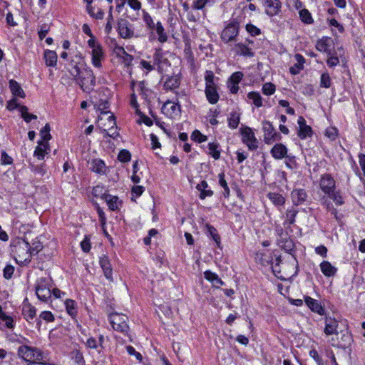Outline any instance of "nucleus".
I'll return each mask as SVG.
<instances>
[{
  "label": "nucleus",
  "mask_w": 365,
  "mask_h": 365,
  "mask_svg": "<svg viewBox=\"0 0 365 365\" xmlns=\"http://www.w3.org/2000/svg\"><path fill=\"white\" fill-rule=\"evenodd\" d=\"M70 73L83 91L89 93L93 90L96 86V78L90 68L75 65Z\"/></svg>",
  "instance_id": "1"
},
{
  "label": "nucleus",
  "mask_w": 365,
  "mask_h": 365,
  "mask_svg": "<svg viewBox=\"0 0 365 365\" xmlns=\"http://www.w3.org/2000/svg\"><path fill=\"white\" fill-rule=\"evenodd\" d=\"M18 356L28 364L36 365L46 359L43 351L36 347L27 344H21L17 349Z\"/></svg>",
  "instance_id": "2"
},
{
  "label": "nucleus",
  "mask_w": 365,
  "mask_h": 365,
  "mask_svg": "<svg viewBox=\"0 0 365 365\" xmlns=\"http://www.w3.org/2000/svg\"><path fill=\"white\" fill-rule=\"evenodd\" d=\"M274 257V259L273 252H256L255 260L264 266L271 265L274 275L282 280H285V277L280 274L279 269L280 257L276 255Z\"/></svg>",
  "instance_id": "3"
},
{
  "label": "nucleus",
  "mask_w": 365,
  "mask_h": 365,
  "mask_svg": "<svg viewBox=\"0 0 365 365\" xmlns=\"http://www.w3.org/2000/svg\"><path fill=\"white\" fill-rule=\"evenodd\" d=\"M88 45L91 48V63L96 68H102V62L105 60V53L101 44L96 39H89Z\"/></svg>",
  "instance_id": "4"
},
{
  "label": "nucleus",
  "mask_w": 365,
  "mask_h": 365,
  "mask_svg": "<svg viewBox=\"0 0 365 365\" xmlns=\"http://www.w3.org/2000/svg\"><path fill=\"white\" fill-rule=\"evenodd\" d=\"M51 279L45 277L38 279L36 286L37 297L43 302H48L51 299Z\"/></svg>",
  "instance_id": "5"
},
{
  "label": "nucleus",
  "mask_w": 365,
  "mask_h": 365,
  "mask_svg": "<svg viewBox=\"0 0 365 365\" xmlns=\"http://www.w3.org/2000/svg\"><path fill=\"white\" fill-rule=\"evenodd\" d=\"M109 321L113 329L117 331L127 334L129 329L128 317L122 314L113 313L109 315Z\"/></svg>",
  "instance_id": "6"
},
{
  "label": "nucleus",
  "mask_w": 365,
  "mask_h": 365,
  "mask_svg": "<svg viewBox=\"0 0 365 365\" xmlns=\"http://www.w3.org/2000/svg\"><path fill=\"white\" fill-rule=\"evenodd\" d=\"M241 135L242 142L247 146L249 150H256L258 148V140L250 127L242 128Z\"/></svg>",
  "instance_id": "7"
},
{
  "label": "nucleus",
  "mask_w": 365,
  "mask_h": 365,
  "mask_svg": "<svg viewBox=\"0 0 365 365\" xmlns=\"http://www.w3.org/2000/svg\"><path fill=\"white\" fill-rule=\"evenodd\" d=\"M264 140L266 144H271L276 140H279L281 138L272 124L269 121H264L263 123Z\"/></svg>",
  "instance_id": "8"
},
{
  "label": "nucleus",
  "mask_w": 365,
  "mask_h": 365,
  "mask_svg": "<svg viewBox=\"0 0 365 365\" xmlns=\"http://www.w3.org/2000/svg\"><path fill=\"white\" fill-rule=\"evenodd\" d=\"M319 186L325 194H331L336 189V182L330 174H324L321 177Z\"/></svg>",
  "instance_id": "9"
},
{
  "label": "nucleus",
  "mask_w": 365,
  "mask_h": 365,
  "mask_svg": "<svg viewBox=\"0 0 365 365\" xmlns=\"http://www.w3.org/2000/svg\"><path fill=\"white\" fill-rule=\"evenodd\" d=\"M239 26L236 22L230 23L222 31L221 38L223 41L227 43L234 40L238 34Z\"/></svg>",
  "instance_id": "10"
},
{
  "label": "nucleus",
  "mask_w": 365,
  "mask_h": 365,
  "mask_svg": "<svg viewBox=\"0 0 365 365\" xmlns=\"http://www.w3.org/2000/svg\"><path fill=\"white\" fill-rule=\"evenodd\" d=\"M108 120L110 128L107 129L106 125H101V130L103 133H105L106 136H109L113 139L116 138L119 133L117 132V127L113 115H110L108 117Z\"/></svg>",
  "instance_id": "11"
},
{
  "label": "nucleus",
  "mask_w": 365,
  "mask_h": 365,
  "mask_svg": "<svg viewBox=\"0 0 365 365\" xmlns=\"http://www.w3.org/2000/svg\"><path fill=\"white\" fill-rule=\"evenodd\" d=\"M338 327L339 322L335 318L331 317H325V327L324 332L326 335L338 336Z\"/></svg>",
  "instance_id": "12"
},
{
  "label": "nucleus",
  "mask_w": 365,
  "mask_h": 365,
  "mask_svg": "<svg viewBox=\"0 0 365 365\" xmlns=\"http://www.w3.org/2000/svg\"><path fill=\"white\" fill-rule=\"evenodd\" d=\"M163 112L170 118L178 116L180 113V107L178 103L167 101L162 108Z\"/></svg>",
  "instance_id": "13"
},
{
  "label": "nucleus",
  "mask_w": 365,
  "mask_h": 365,
  "mask_svg": "<svg viewBox=\"0 0 365 365\" xmlns=\"http://www.w3.org/2000/svg\"><path fill=\"white\" fill-rule=\"evenodd\" d=\"M265 13L269 16L279 14L281 9L279 0H264Z\"/></svg>",
  "instance_id": "14"
},
{
  "label": "nucleus",
  "mask_w": 365,
  "mask_h": 365,
  "mask_svg": "<svg viewBox=\"0 0 365 365\" xmlns=\"http://www.w3.org/2000/svg\"><path fill=\"white\" fill-rule=\"evenodd\" d=\"M304 302L307 306L312 310L319 315L325 314V309L322 304L317 300L309 296L304 297Z\"/></svg>",
  "instance_id": "15"
},
{
  "label": "nucleus",
  "mask_w": 365,
  "mask_h": 365,
  "mask_svg": "<svg viewBox=\"0 0 365 365\" xmlns=\"http://www.w3.org/2000/svg\"><path fill=\"white\" fill-rule=\"evenodd\" d=\"M99 262L106 279L113 281V269L108 256L103 255L100 257Z\"/></svg>",
  "instance_id": "16"
},
{
  "label": "nucleus",
  "mask_w": 365,
  "mask_h": 365,
  "mask_svg": "<svg viewBox=\"0 0 365 365\" xmlns=\"http://www.w3.org/2000/svg\"><path fill=\"white\" fill-rule=\"evenodd\" d=\"M204 277L209 281L214 287L219 288L224 284V282L219 277V276L210 270L204 272Z\"/></svg>",
  "instance_id": "17"
},
{
  "label": "nucleus",
  "mask_w": 365,
  "mask_h": 365,
  "mask_svg": "<svg viewBox=\"0 0 365 365\" xmlns=\"http://www.w3.org/2000/svg\"><path fill=\"white\" fill-rule=\"evenodd\" d=\"M205 93L210 103L215 104L218 102L220 96L216 86L205 87Z\"/></svg>",
  "instance_id": "18"
},
{
  "label": "nucleus",
  "mask_w": 365,
  "mask_h": 365,
  "mask_svg": "<svg viewBox=\"0 0 365 365\" xmlns=\"http://www.w3.org/2000/svg\"><path fill=\"white\" fill-rule=\"evenodd\" d=\"M101 198L106 201L109 209L111 210H116L120 206V201L116 196H113L109 194H103L101 196Z\"/></svg>",
  "instance_id": "19"
},
{
  "label": "nucleus",
  "mask_w": 365,
  "mask_h": 365,
  "mask_svg": "<svg viewBox=\"0 0 365 365\" xmlns=\"http://www.w3.org/2000/svg\"><path fill=\"white\" fill-rule=\"evenodd\" d=\"M49 150L48 142L39 141L34 151V156L39 160H43Z\"/></svg>",
  "instance_id": "20"
},
{
  "label": "nucleus",
  "mask_w": 365,
  "mask_h": 365,
  "mask_svg": "<svg viewBox=\"0 0 365 365\" xmlns=\"http://www.w3.org/2000/svg\"><path fill=\"white\" fill-rule=\"evenodd\" d=\"M287 149L286 146L281 143L274 145L271 150V154L275 159H282L287 155Z\"/></svg>",
  "instance_id": "21"
},
{
  "label": "nucleus",
  "mask_w": 365,
  "mask_h": 365,
  "mask_svg": "<svg viewBox=\"0 0 365 365\" xmlns=\"http://www.w3.org/2000/svg\"><path fill=\"white\" fill-rule=\"evenodd\" d=\"M9 88L14 96L21 98H25L26 94L24 90L21 88L20 84L15 80L9 81Z\"/></svg>",
  "instance_id": "22"
},
{
  "label": "nucleus",
  "mask_w": 365,
  "mask_h": 365,
  "mask_svg": "<svg viewBox=\"0 0 365 365\" xmlns=\"http://www.w3.org/2000/svg\"><path fill=\"white\" fill-rule=\"evenodd\" d=\"M292 199L294 205H299L305 201L306 192L302 189H296L292 192Z\"/></svg>",
  "instance_id": "23"
},
{
  "label": "nucleus",
  "mask_w": 365,
  "mask_h": 365,
  "mask_svg": "<svg viewBox=\"0 0 365 365\" xmlns=\"http://www.w3.org/2000/svg\"><path fill=\"white\" fill-rule=\"evenodd\" d=\"M294 58L297 63L289 68V71L292 74L296 75L303 68L304 63V58L300 54H296Z\"/></svg>",
  "instance_id": "24"
},
{
  "label": "nucleus",
  "mask_w": 365,
  "mask_h": 365,
  "mask_svg": "<svg viewBox=\"0 0 365 365\" xmlns=\"http://www.w3.org/2000/svg\"><path fill=\"white\" fill-rule=\"evenodd\" d=\"M63 303L66 312L68 314V315H70L72 318L76 317L78 312L76 302L73 299H66Z\"/></svg>",
  "instance_id": "25"
},
{
  "label": "nucleus",
  "mask_w": 365,
  "mask_h": 365,
  "mask_svg": "<svg viewBox=\"0 0 365 365\" xmlns=\"http://www.w3.org/2000/svg\"><path fill=\"white\" fill-rule=\"evenodd\" d=\"M341 339L343 342L336 340L334 337L329 340V343L332 346L345 349L351 342V336L348 334H343Z\"/></svg>",
  "instance_id": "26"
},
{
  "label": "nucleus",
  "mask_w": 365,
  "mask_h": 365,
  "mask_svg": "<svg viewBox=\"0 0 365 365\" xmlns=\"http://www.w3.org/2000/svg\"><path fill=\"white\" fill-rule=\"evenodd\" d=\"M320 269L326 277H332L336 272V269L327 261H323L320 264Z\"/></svg>",
  "instance_id": "27"
},
{
  "label": "nucleus",
  "mask_w": 365,
  "mask_h": 365,
  "mask_svg": "<svg viewBox=\"0 0 365 365\" xmlns=\"http://www.w3.org/2000/svg\"><path fill=\"white\" fill-rule=\"evenodd\" d=\"M329 42L330 39L329 38H322L317 42L316 48L320 52L327 53L328 55H330Z\"/></svg>",
  "instance_id": "28"
},
{
  "label": "nucleus",
  "mask_w": 365,
  "mask_h": 365,
  "mask_svg": "<svg viewBox=\"0 0 365 365\" xmlns=\"http://www.w3.org/2000/svg\"><path fill=\"white\" fill-rule=\"evenodd\" d=\"M44 58L47 66L53 67L56 65L57 54L55 51L46 50L44 52Z\"/></svg>",
  "instance_id": "29"
},
{
  "label": "nucleus",
  "mask_w": 365,
  "mask_h": 365,
  "mask_svg": "<svg viewBox=\"0 0 365 365\" xmlns=\"http://www.w3.org/2000/svg\"><path fill=\"white\" fill-rule=\"evenodd\" d=\"M33 252H19L15 256V260L20 265H27L31 259Z\"/></svg>",
  "instance_id": "30"
},
{
  "label": "nucleus",
  "mask_w": 365,
  "mask_h": 365,
  "mask_svg": "<svg viewBox=\"0 0 365 365\" xmlns=\"http://www.w3.org/2000/svg\"><path fill=\"white\" fill-rule=\"evenodd\" d=\"M207 232L213 239L217 245V248L222 250V247L220 246V238L216 229L210 225H206Z\"/></svg>",
  "instance_id": "31"
},
{
  "label": "nucleus",
  "mask_w": 365,
  "mask_h": 365,
  "mask_svg": "<svg viewBox=\"0 0 365 365\" xmlns=\"http://www.w3.org/2000/svg\"><path fill=\"white\" fill-rule=\"evenodd\" d=\"M0 322H4V324H2L1 327L4 328H7L9 329H13L15 327L16 323L14 322V318L5 313L0 318Z\"/></svg>",
  "instance_id": "32"
},
{
  "label": "nucleus",
  "mask_w": 365,
  "mask_h": 365,
  "mask_svg": "<svg viewBox=\"0 0 365 365\" xmlns=\"http://www.w3.org/2000/svg\"><path fill=\"white\" fill-rule=\"evenodd\" d=\"M91 170L96 173H104L106 165L104 162L99 159L93 160L91 162Z\"/></svg>",
  "instance_id": "33"
},
{
  "label": "nucleus",
  "mask_w": 365,
  "mask_h": 365,
  "mask_svg": "<svg viewBox=\"0 0 365 365\" xmlns=\"http://www.w3.org/2000/svg\"><path fill=\"white\" fill-rule=\"evenodd\" d=\"M180 78L177 76H170L165 81L164 86L166 89L173 90L178 88Z\"/></svg>",
  "instance_id": "34"
},
{
  "label": "nucleus",
  "mask_w": 365,
  "mask_h": 365,
  "mask_svg": "<svg viewBox=\"0 0 365 365\" xmlns=\"http://www.w3.org/2000/svg\"><path fill=\"white\" fill-rule=\"evenodd\" d=\"M267 196L275 205H282L285 202V198L279 193L269 192Z\"/></svg>",
  "instance_id": "35"
},
{
  "label": "nucleus",
  "mask_w": 365,
  "mask_h": 365,
  "mask_svg": "<svg viewBox=\"0 0 365 365\" xmlns=\"http://www.w3.org/2000/svg\"><path fill=\"white\" fill-rule=\"evenodd\" d=\"M36 308L31 305L24 307L23 309V315L27 321L33 319L36 316Z\"/></svg>",
  "instance_id": "36"
},
{
  "label": "nucleus",
  "mask_w": 365,
  "mask_h": 365,
  "mask_svg": "<svg viewBox=\"0 0 365 365\" xmlns=\"http://www.w3.org/2000/svg\"><path fill=\"white\" fill-rule=\"evenodd\" d=\"M158 34V41L161 43L165 42L168 39L166 33L165 32L164 28L160 22H158L155 25V29Z\"/></svg>",
  "instance_id": "37"
},
{
  "label": "nucleus",
  "mask_w": 365,
  "mask_h": 365,
  "mask_svg": "<svg viewBox=\"0 0 365 365\" xmlns=\"http://www.w3.org/2000/svg\"><path fill=\"white\" fill-rule=\"evenodd\" d=\"M19 111L21 117L26 123H29L31 120H35L37 116L28 112V108L25 106H19Z\"/></svg>",
  "instance_id": "38"
},
{
  "label": "nucleus",
  "mask_w": 365,
  "mask_h": 365,
  "mask_svg": "<svg viewBox=\"0 0 365 365\" xmlns=\"http://www.w3.org/2000/svg\"><path fill=\"white\" fill-rule=\"evenodd\" d=\"M117 54L118 56L123 59V63L125 66H129L131 63L133 61V56L127 53L123 48H118Z\"/></svg>",
  "instance_id": "39"
},
{
  "label": "nucleus",
  "mask_w": 365,
  "mask_h": 365,
  "mask_svg": "<svg viewBox=\"0 0 365 365\" xmlns=\"http://www.w3.org/2000/svg\"><path fill=\"white\" fill-rule=\"evenodd\" d=\"M247 98L251 100L253 104L257 107L262 106V100L260 94L257 92H250L247 94Z\"/></svg>",
  "instance_id": "40"
},
{
  "label": "nucleus",
  "mask_w": 365,
  "mask_h": 365,
  "mask_svg": "<svg viewBox=\"0 0 365 365\" xmlns=\"http://www.w3.org/2000/svg\"><path fill=\"white\" fill-rule=\"evenodd\" d=\"M236 49L237 53L245 56H253L254 53L247 46L242 43H238L236 45Z\"/></svg>",
  "instance_id": "41"
},
{
  "label": "nucleus",
  "mask_w": 365,
  "mask_h": 365,
  "mask_svg": "<svg viewBox=\"0 0 365 365\" xmlns=\"http://www.w3.org/2000/svg\"><path fill=\"white\" fill-rule=\"evenodd\" d=\"M297 134L301 139H305L312 135V128L308 125L299 127Z\"/></svg>",
  "instance_id": "42"
},
{
  "label": "nucleus",
  "mask_w": 365,
  "mask_h": 365,
  "mask_svg": "<svg viewBox=\"0 0 365 365\" xmlns=\"http://www.w3.org/2000/svg\"><path fill=\"white\" fill-rule=\"evenodd\" d=\"M240 114L237 113H232L228 118V125L230 128H236L240 123Z\"/></svg>",
  "instance_id": "43"
},
{
  "label": "nucleus",
  "mask_w": 365,
  "mask_h": 365,
  "mask_svg": "<svg viewBox=\"0 0 365 365\" xmlns=\"http://www.w3.org/2000/svg\"><path fill=\"white\" fill-rule=\"evenodd\" d=\"M154 64L158 66V69L162 70L163 63H167V59L163 58L162 53L160 51H158L155 53L153 56Z\"/></svg>",
  "instance_id": "44"
},
{
  "label": "nucleus",
  "mask_w": 365,
  "mask_h": 365,
  "mask_svg": "<svg viewBox=\"0 0 365 365\" xmlns=\"http://www.w3.org/2000/svg\"><path fill=\"white\" fill-rule=\"evenodd\" d=\"M11 245L16 249H27L28 251H31L29 248V243L21 238H16L12 241Z\"/></svg>",
  "instance_id": "45"
},
{
  "label": "nucleus",
  "mask_w": 365,
  "mask_h": 365,
  "mask_svg": "<svg viewBox=\"0 0 365 365\" xmlns=\"http://www.w3.org/2000/svg\"><path fill=\"white\" fill-rule=\"evenodd\" d=\"M218 178H219V184L224 189L223 195L225 197H227L230 195V189H229L227 182L225 179V174L223 173H220L218 175Z\"/></svg>",
  "instance_id": "46"
},
{
  "label": "nucleus",
  "mask_w": 365,
  "mask_h": 365,
  "mask_svg": "<svg viewBox=\"0 0 365 365\" xmlns=\"http://www.w3.org/2000/svg\"><path fill=\"white\" fill-rule=\"evenodd\" d=\"M328 195L336 205H342L344 202L339 191H336L334 190L331 194H328Z\"/></svg>",
  "instance_id": "47"
},
{
  "label": "nucleus",
  "mask_w": 365,
  "mask_h": 365,
  "mask_svg": "<svg viewBox=\"0 0 365 365\" xmlns=\"http://www.w3.org/2000/svg\"><path fill=\"white\" fill-rule=\"evenodd\" d=\"M298 211L292 207L287 211L285 224L292 225L295 222V217Z\"/></svg>",
  "instance_id": "48"
},
{
  "label": "nucleus",
  "mask_w": 365,
  "mask_h": 365,
  "mask_svg": "<svg viewBox=\"0 0 365 365\" xmlns=\"http://www.w3.org/2000/svg\"><path fill=\"white\" fill-rule=\"evenodd\" d=\"M143 19L144 22L145 23L146 26L150 30L153 31L155 29V24L153 22V18L145 10L143 11Z\"/></svg>",
  "instance_id": "49"
},
{
  "label": "nucleus",
  "mask_w": 365,
  "mask_h": 365,
  "mask_svg": "<svg viewBox=\"0 0 365 365\" xmlns=\"http://www.w3.org/2000/svg\"><path fill=\"white\" fill-rule=\"evenodd\" d=\"M299 16L301 20L305 24H309L313 22V19L312 17L311 14L306 9H302L299 11Z\"/></svg>",
  "instance_id": "50"
},
{
  "label": "nucleus",
  "mask_w": 365,
  "mask_h": 365,
  "mask_svg": "<svg viewBox=\"0 0 365 365\" xmlns=\"http://www.w3.org/2000/svg\"><path fill=\"white\" fill-rule=\"evenodd\" d=\"M208 149L210 150V154L214 158L215 160L220 158V152L218 150V144L216 143H210L208 145Z\"/></svg>",
  "instance_id": "51"
},
{
  "label": "nucleus",
  "mask_w": 365,
  "mask_h": 365,
  "mask_svg": "<svg viewBox=\"0 0 365 365\" xmlns=\"http://www.w3.org/2000/svg\"><path fill=\"white\" fill-rule=\"evenodd\" d=\"M50 130V125L48 123H46V125L40 131L42 139L41 141L48 142V140L51 138Z\"/></svg>",
  "instance_id": "52"
},
{
  "label": "nucleus",
  "mask_w": 365,
  "mask_h": 365,
  "mask_svg": "<svg viewBox=\"0 0 365 365\" xmlns=\"http://www.w3.org/2000/svg\"><path fill=\"white\" fill-rule=\"evenodd\" d=\"M72 359L79 365H83L85 360L83 354L79 350H73L72 351Z\"/></svg>",
  "instance_id": "53"
},
{
  "label": "nucleus",
  "mask_w": 365,
  "mask_h": 365,
  "mask_svg": "<svg viewBox=\"0 0 365 365\" xmlns=\"http://www.w3.org/2000/svg\"><path fill=\"white\" fill-rule=\"evenodd\" d=\"M205 87L216 86L215 83V75L212 71H207L205 75Z\"/></svg>",
  "instance_id": "54"
},
{
  "label": "nucleus",
  "mask_w": 365,
  "mask_h": 365,
  "mask_svg": "<svg viewBox=\"0 0 365 365\" xmlns=\"http://www.w3.org/2000/svg\"><path fill=\"white\" fill-rule=\"evenodd\" d=\"M275 86L272 83H266L262 86V92L264 95L270 96L275 92Z\"/></svg>",
  "instance_id": "55"
},
{
  "label": "nucleus",
  "mask_w": 365,
  "mask_h": 365,
  "mask_svg": "<svg viewBox=\"0 0 365 365\" xmlns=\"http://www.w3.org/2000/svg\"><path fill=\"white\" fill-rule=\"evenodd\" d=\"M131 154L128 150H121L118 155V159L123 163H126L130 160Z\"/></svg>",
  "instance_id": "56"
},
{
  "label": "nucleus",
  "mask_w": 365,
  "mask_h": 365,
  "mask_svg": "<svg viewBox=\"0 0 365 365\" xmlns=\"http://www.w3.org/2000/svg\"><path fill=\"white\" fill-rule=\"evenodd\" d=\"M320 85L322 87L329 88L331 86V78L327 73H322L320 79Z\"/></svg>",
  "instance_id": "57"
},
{
  "label": "nucleus",
  "mask_w": 365,
  "mask_h": 365,
  "mask_svg": "<svg viewBox=\"0 0 365 365\" xmlns=\"http://www.w3.org/2000/svg\"><path fill=\"white\" fill-rule=\"evenodd\" d=\"M119 32L122 37L130 38L132 36L133 32L126 26L121 25L119 26Z\"/></svg>",
  "instance_id": "58"
},
{
  "label": "nucleus",
  "mask_w": 365,
  "mask_h": 365,
  "mask_svg": "<svg viewBox=\"0 0 365 365\" xmlns=\"http://www.w3.org/2000/svg\"><path fill=\"white\" fill-rule=\"evenodd\" d=\"M309 356L316 361L318 365H324V361L314 349L309 351Z\"/></svg>",
  "instance_id": "59"
},
{
  "label": "nucleus",
  "mask_w": 365,
  "mask_h": 365,
  "mask_svg": "<svg viewBox=\"0 0 365 365\" xmlns=\"http://www.w3.org/2000/svg\"><path fill=\"white\" fill-rule=\"evenodd\" d=\"M325 135L331 140H334L338 135V130L336 128L329 127L325 131Z\"/></svg>",
  "instance_id": "60"
},
{
  "label": "nucleus",
  "mask_w": 365,
  "mask_h": 365,
  "mask_svg": "<svg viewBox=\"0 0 365 365\" xmlns=\"http://www.w3.org/2000/svg\"><path fill=\"white\" fill-rule=\"evenodd\" d=\"M39 317L47 322H53L55 319L53 314L50 311L41 312Z\"/></svg>",
  "instance_id": "61"
},
{
  "label": "nucleus",
  "mask_w": 365,
  "mask_h": 365,
  "mask_svg": "<svg viewBox=\"0 0 365 365\" xmlns=\"http://www.w3.org/2000/svg\"><path fill=\"white\" fill-rule=\"evenodd\" d=\"M243 77V73L240 71L235 72L232 74L230 80L232 84H239Z\"/></svg>",
  "instance_id": "62"
},
{
  "label": "nucleus",
  "mask_w": 365,
  "mask_h": 365,
  "mask_svg": "<svg viewBox=\"0 0 365 365\" xmlns=\"http://www.w3.org/2000/svg\"><path fill=\"white\" fill-rule=\"evenodd\" d=\"M192 137L198 143H202L207 140V136L202 135L199 130H195L192 133Z\"/></svg>",
  "instance_id": "63"
},
{
  "label": "nucleus",
  "mask_w": 365,
  "mask_h": 365,
  "mask_svg": "<svg viewBox=\"0 0 365 365\" xmlns=\"http://www.w3.org/2000/svg\"><path fill=\"white\" fill-rule=\"evenodd\" d=\"M66 295V293L60 290L58 288H53L51 289V298L54 299H61L63 298Z\"/></svg>",
  "instance_id": "64"
}]
</instances>
